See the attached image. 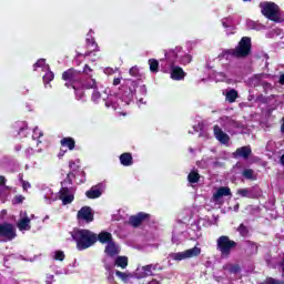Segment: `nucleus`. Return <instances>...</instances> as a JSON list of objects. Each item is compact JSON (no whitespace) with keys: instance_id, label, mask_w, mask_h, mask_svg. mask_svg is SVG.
<instances>
[{"instance_id":"4c0bfd02","label":"nucleus","mask_w":284,"mask_h":284,"mask_svg":"<svg viewBox=\"0 0 284 284\" xmlns=\"http://www.w3.org/2000/svg\"><path fill=\"white\" fill-rule=\"evenodd\" d=\"M22 182V187L24 192H28V190H30V187H32V185L30 184V182L24 181L23 179H21Z\"/></svg>"},{"instance_id":"1a4fd4ad","label":"nucleus","mask_w":284,"mask_h":284,"mask_svg":"<svg viewBox=\"0 0 284 284\" xmlns=\"http://www.w3.org/2000/svg\"><path fill=\"white\" fill-rule=\"evenodd\" d=\"M151 215L145 212H139L135 215L129 217V225L132 227H141L145 221H150Z\"/></svg>"},{"instance_id":"c9c22d12","label":"nucleus","mask_w":284,"mask_h":284,"mask_svg":"<svg viewBox=\"0 0 284 284\" xmlns=\"http://www.w3.org/2000/svg\"><path fill=\"white\" fill-rule=\"evenodd\" d=\"M129 74L131 77H135V78H139L141 77V73L139 72V68L138 67H132L129 71Z\"/></svg>"},{"instance_id":"4be33fe9","label":"nucleus","mask_w":284,"mask_h":284,"mask_svg":"<svg viewBox=\"0 0 284 284\" xmlns=\"http://www.w3.org/2000/svg\"><path fill=\"white\" fill-rule=\"evenodd\" d=\"M97 241L101 242L102 244L112 243V233L102 231L100 234H97Z\"/></svg>"},{"instance_id":"f03ea898","label":"nucleus","mask_w":284,"mask_h":284,"mask_svg":"<svg viewBox=\"0 0 284 284\" xmlns=\"http://www.w3.org/2000/svg\"><path fill=\"white\" fill-rule=\"evenodd\" d=\"M71 239L74 241L77 250L83 252L97 243V233L88 229H73Z\"/></svg>"},{"instance_id":"b1692460","label":"nucleus","mask_w":284,"mask_h":284,"mask_svg":"<svg viewBox=\"0 0 284 284\" xmlns=\"http://www.w3.org/2000/svg\"><path fill=\"white\" fill-rule=\"evenodd\" d=\"M105 254L108 256H116L119 254V247H116V244L114 242H110L104 250Z\"/></svg>"},{"instance_id":"37998d69","label":"nucleus","mask_w":284,"mask_h":284,"mask_svg":"<svg viewBox=\"0 0 284 284\" xmlns=\"http://www.w3.org/2000/svg\"><path fill=\"white\" fill-rule=\"evenodd\" d=\"M241 271V266H239V265H234V266H232V268H231V272H233V274H236L237 272H240Z\"/></svg>"},{"instance_id":"393cba45","label":"nucleus","mask_w":284,"mask_h":284,"mask_svg":"<svg viewBox=\"0 0 284 284\" xmlns=\"http://www.w3.org/2000/svg\"><path fill=\"white\" fill-rule=\"evenodd\" d=\"M236 232H239V234H240V236H242V239H247V237L252 236V234L250 233V227H247L243 223H241L239 225V227L236 229Z\"/></svg>"},{"instance_id":"39448f33","label":"nucleus","mask_w":284,"mask_h":284,"mask_svg":"<svg viewBox=\"0 0 284 284\" xmlns=\"http://www.w3.org/2000/svg\"><path fill=\"white\" fill-rule=\"evenodd\" d=\"M62 81H65L67 88H72L75 95L79 97V83H81V71L70 68L62 73Z\"/></svg>"},{"instance_id":"2eb2a0df","label":"nucleus","mask_w":284,"mask_h":284,"mask_svg":"<svg viewBox=\"0 0 284 284\" xmlns=\"http://www.w3.org/2000/svg\"><path fill=\"white\" fill-rule=\"evenodd\" d=\"M85 41H87V48L90 51H87L84 53V57H90L92 52H99V44L97 43V40L92 36H88Z\"/></svg>"},{"instance_id":"09e8293b","label":"nucleus","mask_w":284,"mask_h":284,"mask_svg":"<svg viewBox=\"0 0 284 284\" xmlns=\"http://www.w3.org/2000/svg\"><path fill=\"white\" fill-rule=\"evenodd\" d=\"M59 159L65 156V151H60L59 154H58Z\"/></svg>"},{"instance_id":"de8ad7c7","label":"nucleus","mask_w":284,"mask_h":284,"mask_svg":"<svg viewBox=\"0 0 284 284\" xmlns=\"http://www.w3.org/2000/svg\"><path fill=\"white\" fill-rule=\"evenodd\" d=\"M6 176L0 175V185H6Z\"/></svg>"},{"instance_id":"a18cd8bd","label":"nucleus","mask_w":284,"mask_h":284,"mask_svg":"<svg viewBox=\"0 0 284 284\" xmlns=\"http://www.w3.org/2000/svg\"><path fill=\"white\" fill-rule=\"evenodd\" d=\"M266 284H281V282L274 280V278H270Z\"/></svg>"},{"instance_id":"a19ab883","label":"nucleus","mask_w":284,"mask_h":284,"mask_svg":"<svg viewBox=\"0 0 284 284\" xmlns=\"http://www.w3.org/2000/svg\"><path fill=\"white\" fill-rule=\"evenodd\" d=\"M23 201H26V197L23 195L14 196V203H23Z\"/></svg>"},{"instance_id":"ea45409f","label":"nucleus","mask_w":284,"mask_h":284,"mask_svg":"<svg viewBox=\"0 0 284 284\" xmlns=\"http://www.w3.org/2000/svg\"><path fill=\"white\" fill-rule=\"evenodd\" d=\"M93 72L92 68H90L88 64L83 68V73L90 77V73Z\"/></svg>"},{"instance_id":"ddd939ff","label":"nucleus","mask_w":284,"mask_h":284,"mask_svg":"<svg viewBox=\"0 0 284 284\" xmlns=\"http://www.w3.org/2000/svg\"><path fill=\"white\" fill-rule=\"evenodd\" d=\"M214 136L220 143H223L224 145H227L230 143V135L227 133L223 132V129L219 125L213 126Z\"/></svg>"},{"instance_id":"c03bdc74","label":"nucleus","mask_w":284,"mask_h":284,"mask_svg":"<svg viewBox=\"0 0 284 284\" xmlns=\"http://www.w3.org/2000/svg\"><path fill=\"white\" fill-rule=\"evenodd\" d=\"M92 99H101V93L99 91H94L92 94Z\"/></svg>"},{"instance_id":"864d4df0","label":"nucleus","mask_w":284,"mask_h":284,"mask_svg":"<svg viewBox=\"0 0 284 284\" xmlns=\"http://www.w3.org/2000/svg\"><path fill=\"white\" fill-rule=\"evenodd\" d=\"M71 174H72V172H70L69 174H67V179H68L69 183L72 184V180L70 179V175H71Z\"/></svg>"},{"instance_id":"9b49d317","label":"nucleus","mask_w":284,"mask_h":284,"mask_svg":"<svg viewBox=\"0 0 284 284\" xmlns=\"http://www.w3.org/2000/svg\"><path fill=\"white\" fill-rule=\"evenodd\" d=\"M59 199L62 201L63 205H70V203L74 201V193H72V189L62 186L59 191Z\"/></svg>"},{"instance_id":"7c9ffc66","label":"nucleus","mask_w":284,"mask_h":284,"mask_svg":"<svg viewBox=\"0 0 284 284\" xmlns=\"http://www.w3.org/2000/svg\"><path fill=\"white\" fill-rule=\"evenodd\" d=\"M248 247H251V254H258V244L256 242L246 241Z\"/></svg>"},{"instance_id":"6e6552de","label":"nucleus","mask_w":284,"mask_h":284,"mask_svg":"<svg viewBox=\"0 0 284 284\" xmlns=\"http://www.w3.org/2000/svg\"><path fill=\"white\" fill-rule=\"evenodd\" d=\"M0 236L4 239V241H13V239H17L14 225L10 223L0 224Z\"/></svg>"},{"instance_id":"9d476101","label":"nucleus","mask_w":284,"mask_h":284,"mask_svg":"<svg viewBox=\"0 0 284 284\" xmlns=\"http://www.w3.org/2000/svg\"><path fill=\"white\" fill-rule=\"evenodd\" d=\"M78 221H85V223H92L94 221V213L92 212V207L82 206L77 214Z\"/></svg>"},{"instance_id":"79ce46f5","label":"nucleus","mask_w":284,"mask_h":284,"mask_svg":"<svg viewBox=\"0 0 284 284\" xmlns=\"http://www.w3.org/2000/svg\"><path fill=\"white\" fill-rule=\"evenodd\" d=\"M69 168H70V170H73V172L79 170V166L77 165V163L74 161L69 162Z\"/></svg>"},{"instance_id":"2f4dec72","label":"nucleus","mask_w":284,"mask_h":284,"mask_svg":"<svg viewBox=\"0 0 284 284\" xmlns=\"http://www.w3.org/2000/svg\"><path fill=\"white\" fill-rule=\"evenodd\" d=\"M115 276H118V278L122 280L123 283H128V281L130 278V274L123 273L121 271H115Z\"/></svg>"},{"instance_id":"c756f323","label":"nucleus","mask_w":284,"mask_h":284,"mask_svg":"<svg viewBox=\"0 0 284 284\" xmlns=\"http://www.w3.org/2000/svg\"><path fill=\"white\" fill-rule=\"evenodd\" d=\"M16 132H18V134H21V132L28 130V123L26 122H16L13 125Z\"/></svg>"},{"instance_id":"e433bc0d","label":"nucleus","mask_w":284,"mask_h":284,"mask_svg":"<svg viewBox=\"0 0 284 284\" xmlns=\"http://www.w3.org/2000/svg\"><path fill=\"white\" fill-rule=\"evenodd\" d=\"M43 65H45V59H40L33 64V68L37 70V68H43Z\"/></svg>"},{"instance_id":"6e6d98bb","label":"nucleus","mask_w":284,"mask_h":284,"mask_svg":"<svg viewBox=\"0 0 284 284\" xmlns=\"http://www.w3.org/2000/svg\"><path fill=\"white\" fill-rule=\"evenodd\" d=\"M282 132H284V123L282 124V128H281Z\"/></svg>"},{"instance_id":"8fccbe9b","label":"nucleus","mask_w":284,"mask_h":284,"mask_svg":"<svg viewBox=\"0 0 284 284\" xmlns=\"http://www.w3.org/2000/svg\"><path fill=\"white\" fill-rule=\"evenodd\" d=\"M280 83L281 85H284V73L280 77Z\"/></svg>"},{"instance_id":"cd10ccee","label":"nucleus","mask_w":284,"mask_h":284,"mask_svg":"<svg viewBox=\"0 0 284 284\" xmlns=\"http://www.w3.org/2000/svg\"><path fill=\"white\" fill-rule=\"evenodd\" d=\"M189 183H199L201 181V174L196 171H191L187 175Z\"/></svg>"},{"instance_id":"4d7b16f0","label":"nucleus","mask_w":284,"mask_h":284,"mask_svg":"<svg viewBox=\"0 0 284 284\" xmlns=\"http://www.w3.org/2000/svg\"><path fill=\"white\" fill-rule=\"evenodd\" d=\"M33 132H34V134H37V129Z\"/></svg>"},{"instance_id":"72a5a7b5","label":"nucleus","mask_w":284,"mask_h":284,"mask_svg":"<svg viewBox=\"0 0 284 284\" xmlns=\"http://www.w3.org/2000/svg\"><path fill=\"white\" fill-rule=\"evenodd\" d=\"M43 81L45 83H50V81H54V73L52 71L50 72H47L44 75H43Z\"/></svg>"},{"instance_id":"423d86ee","label":"nucleus","mask_w":284,"mask_h":284,"mask_svg":"<svg viewBox=\"0 0 284 284\" xmlns=\"http://www.w3.org/2000/svg\"><path fill=\"white\" fill-rule=\"evenodd\" d=\"M196 256H201V247L194 246L193 248H189L184 252L171 253L170 257L173 261H185V258H194Z\"/></svg>"},{"instance_id":"a211bd4d","label":"nucleus","mask_w":284,"mask_h":284,"mask_svg":"<svg viewBox=\"0 0 284 284\" xmlns=\"http://www.w3.org/2000/svg\"><path fill=\"white\" fill-rule=\"evenodd\" d=\"M103 192L101 191V184L92 186L89 191L85 192L87 199H99Z\"/></svg>"},{"instance_id":"49530a36","label":"nucleus","mask_w":284,"mask_h":284,"mask_svg":"<svg viewBox=\"0 0 284 284\" xmlns=\"http://www.w3.org/2000/svg\"><path fill=\"white\" fill-rule=\"evenodd\" d=\"M113 85H121V78H115L113 80Z\"/></svg>"},{"instance_id":"aec40b11","label":"nucleus","mask_w":284,"mask_h":284,"mask_svg":"<svg viewBox=\"0 0 284 284\" xmlns=\"http://www.w3.org/2000/svg\"><path fill=\"white\" fill-rule=\"evenodd\" d=\"M120 163L124 165V168H130V165L134 164V159L132 158V153L125 152L120 155Z\"/></svg>"},{"instance_id":"58836bf2","label":"nucleus","mask_w":284,"mask_h":284,"mask_svg":"<svg viewBox=\"0 0 284 284\" xmlns=\"http://www.w3.org/2000/svg\"><path fill=\"white\" fill-rule=\"evenodd\" d=\"M143 272H146V274H152V270H154V266L152 264L142 266Z\"/></svg>"},{"instance_id":"603ef678","label":"nucleus","mask_w":284,"mask_h":284,"mask_svg":"<svg viewBox=\"0 0 284 284\" xmlns=\"http://www.w3.org/2000/svg\"><path fill=\"white\" fill-rule=\"evenodd\" d=\"M222 26H223V28H230V24H227V22H225V21H222Z\"/></svg>"},{"instance_id":"bb28decb","label":"nucleus","mask_w":284,"mask_h":284,"mask_svg":"<svg viewBox=\"0 0 284 284\" xmlns=\"http://www.w3.org/2000/svg\"><path fill=\"white\" fill-rule=\"evenodd\" d=\"M239 99V91L232 89L229 92H226V100L229 103H234Z\"/></svg>"},{"instance_id":"5701e85b","label":"nucleus","mask_w":284,"mask_h":284,"mask_svg":"<svg viewBox=\"0 0 284 284\" xmlns=\"http://www.w3.org/2000/svg\"><path fill=\"white\" fill-rule=\"evenodd\" d=\"M242 176L243 179H246V181H256V179H258L253 169H244L242 171Z\"/></svg>"},{"instance_id":"f3484780","label":"nucleus","mask_w":284,"mask_h":284,"mask_svg":"<svg viewBox=\"0 0 284 284\" xmlns=\"http://www.w3.org/2000/svg\"><path fill=\"white\" fill-rule=\"evenodd\" d=\"M31 220L28 216H24L20 219L17 223V227L20 232H30L32 230V226L30 225Z\"/></svg>"},{"instance_id":"6ab92c4d","label":"nucleus","mask_w":284,"mask_h":284,"mask_svg":"<svg viewBox=\"0 0 284 284\" xmlns=\"http://www.w3.org/2000/svg\"><path fill=\"white\" fill-rule=\"evenodd\" d=\"M223 196H232V191L227 186H221L217 191L213 194L214 201H219L223 199Z\"/></svg>"},{"instance_id":"4468645a","label":"nucleus","mask_w":284,"mask_h":284,"mask_svg":"<svg viewBox=\"0 0 284 284\" xmlns=\"http://www.w3.org/2000/svg\"><path fill=\"white\" fill-rule=\"evenodd\" d=\"M252 155V148L250 146H241L236 149V151L233 153L234 159H250Z\"/></svg>"},{"instance_id":"f257e3e1","label":"nucleus","mask_w":284,"mask_h":284,"mask_svg":"<svg viewBox=\"0 0 284 284\" xmlns=\"http://www.w3.org/2000/svg\"><path fill=\"white\" fill-rule=\"evenodd\" d=\"M250 54H252V38L243 37L234 49L223 50L219 58L226 60H230V57L233 59H246Z\"/></svg>"},{"instance_id":"c85d7f7f","label":"nucleus","mask_w":284,"mask_h":284,"mask_svg":"<svg viewBox=\"0 0 284 284\" xmlns=\"http://www.w3.org/2000/svg\"><path fill=\"white\" fill-rule=\"evenodd\" d=\"M150 72L156 74L159 72V60L156 59H149Z\"/></svg>"},{"instance_id":"412c9836","label":"nucleus","mask_w":284,"mask_h":284,"mask_svg":"<svg viewBox=\"0 0 284 284\" xmlns=\"http://www.w3.org/2000/svg\"><path fill=\"white\" fill-rule=\"evenodd\" d=\"M60 145H62V148H68V150L72 151L77 148V141H74L73 138L67 136L60 141Z\"/></svg>"},{"instance_id":"5fc2aeb1","label":"nucleus","mask_w":284,"mask_h":284,"mask_svg":"<svg viewBox=\"0 0 284 284\" xmlns=\"http://www.w3.org/2000/svg\"><path fill=\"white\" fill-rule=\"evenodd\" d=\"M41 136H43V133H42V132L39 133V139H41Z\"/></svg>"},{"instance_id":"a878e982","label":"nucleus","mask_w":284,"mask_h":284,"mask_svg":"<svg viewBox=\"0 0 284 284\" xmlns=\"http://www.w3.org/2000/svg\"><path fill=\"white\" fill-rule=\"evenodd\" d=\"M114 265L121 267V270H125V267H128V256H118L114 261Z\"/></svg>"},{"instance_id":"f8f14e48","label":"nucleus","mask_w":284,"mask_h":284,"mask_svg":"<svg viewBox=\"0 0 284 284\" xmlns=\"http://www.w3.org/2000/svg\"><path fill=\"white\" fill-rule=\"evenodd\" d=\"M185 77H187V73H185L183 68L171 64V79L173 81H183Z\"/></svg>"},{"instance_id":"7ed1b4c3","label":"nucleus","mask_w":284,"mask_h":284,"mask_svg":"<svg viewBox=\"0 0 284 284\" xmlns=\"http://www.w3.org/2000/svg\"><path fill=\"white\" fill-rule=\"evenodd\" d=\"M260 10L268 21H273L274 23H283L284 19L281 16V7L276 4V2L264 1L260 3Z\"/></svg>"},{"instance_id":"0eeeda50","label":"nucleus","mask_w":284,"mask_h":284,"mask_svg":"<svg viewBox=\"0 0 284 284\" xmlns=\"http://www.w3.org/2000/svg\"><path fill=\"white\" fill-rule=\"evenodd\" d=\"M81 90H99L97 87V80L92 78V75L84 79L80 78V82L78 84V94L80 93V99L83 97V91Z\"/></svg>"},{"instance_id":"dca6fc26","label":"nucleus","mask_w":284,"mask_h":284,"mask_svg":"<svg viewBox=\"0 0 284 284\" xmlns=\"http://www.w3.org/2000/svg\"><path fill=\"white\" fill-rule=\"evenodd\" d=\"M236 194H239V196H242V199H257L258 197V193H256V187L240 189V190H237Z\"/></svg>"},{"instance_id":"20e7f679","label":"nucleus","mask_w":284,"mask_h":284,"mask_svg":"<svg viewBox=\"0 0 284 284\" xmlns=\"http://www.w3.org/2000/svg\"><path fill=\"white\" fill-rule=\"evenodd\" d=\"M237 243L227 235H221L216 240V250L220 252L222 258H230V255L237 247Z\"/></svg>"},{"instance_id":"473e14b6","label":"nucleus","mask_w":284,"mask_h":284,"mask_svg":"<svg viewBox=\"0 0 284 284\" xmlns=\"http://www.w3.org/2000/svg\"><path fill=\"white\" fill-rule=\"evenodd\" d=\"M165 59H168V61H172V59H176L178 54L176 51L174 50H170L169 52L166 51L164 53Z\"/></svg>"},{"instance_id":"f704fd0d","label":"nucleus","mask_w":284,"mask_h":284,"mask_svg":"<svg viewBox=\"0 0 284 284\" xmlns=\"http://www.w3.org/2000/svg\"><path fill=\"white\" fill-rule=\"evenodd\" d=\"M65 253L63 251H55L54 261H64Z\"/></svg>"},{"instance_id":"3c124183","label":"nucleus","mask_w":284,"mask_h":284,"mask_svg":"<svg viewBox=\"0 0 284 284\" xmlns=\"http://www.w3.org/2000/svg\"><path fill=\"white\" fill-rule=\"evenodd\" d=\"M149 284H161V282H159L158 280H152L151 282H149Z\"/></svg>"}]
</instances>
